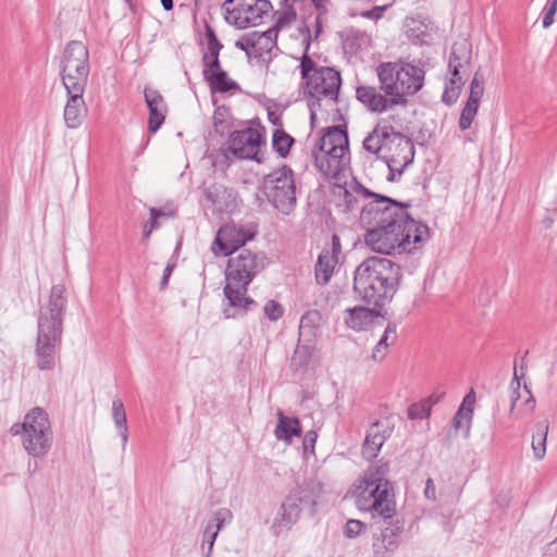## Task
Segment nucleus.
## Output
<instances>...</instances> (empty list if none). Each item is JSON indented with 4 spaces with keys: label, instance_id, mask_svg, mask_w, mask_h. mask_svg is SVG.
<instances>
[{
    "label": "nucleus",
    "instance_id": "nucleus-12",
    "mask_svg": "<svg viewBox=\"0 0 557 557\" xmlns=\"http://www.w3.org/2000/svg\"><path fill=\"white\" fill-rule=\"evenodd\" d=\"M265 145L264 129L247 127L231 133L227 146L230 152L237 159H248L262 162L259 157L261 147Z\"/></svg>",
    "mask_w": 557,
    "mask_h": 557
},
{
    "label": "nucleus",
    "instance_id": "nucleus-11",
    "mask_svg": "<svg viewBox=\"0 0 557 557\" xmlns=\"http://www.w3.org/2000/svg\"><path fill=\"white\" fill-rule=\"evenodd\" d=\"M67 306L66 289L64 285L57 284L51 287L48 300L40 306L38 329L63 333V319Z\"/></svg>",
    "mask_w": 557,
    "mask_h": 557
},
{
    "label": "nucleus",
    "instance_id": "nucleus-2",
    "mask_svg": "<svg viewBox=\"0 0 557 557\" xmlns=\"http://www.w3.org/2000/svg\"><path fill=\"white\" fill-rule=\"evenodd\" d=\"M355 488L357 508L370 512L372 519L381 518L386 523L380 534L373 535V556L391 557L398 548L404 531V521L396 517L394 490L362 481H357Z\"/></svg>",
    "mask_w": 557,
    "mask_h": 557
},
{
    "label": "nucleus",
    "instance_id": "nucleus-38",
    "mask_svg": "<svg viewBox=\"0 0 557 557\" xmlns=\"http://www.w3.org/2000/svg\"><path fill=\"white\" fill-rule=\"evenodd\" d=\"M294 141V138L283 128H276L273 132L272 147L281 158H286L289 154V150Z\"/></svg>",
    "mask_w": 557,
    "mask_h": 557
},
{
    "label": "nucleus",
    "instance_id": "nucleus-49",
    "mask_svg": "<svg viewBox=\"0 0 557 557\" xmlns=\"http://www.w3.org/2000/svg\"><path fill=\"white\" fill-rule=\"evenodd\" d=\"M226 189L221 185H211L205 189V197L212 205H220L221 196L225 194Z\"/></svg>",
    "mask_w": 557,
    "mask_h": 557
},
{
    "label": "nucleus",
    "instance_id": "nucleus-5",
    "mask_svg": "<svg viewBox=\"0 0 557 557\" xmlns=\"http://www.w3.org/2000/svg\"><path fill=\"white\" fill-rule=\"evenodd\" d=\"M310 44L307 42L306 52L300 59V74L304 79V95L308 99L310 119L313 122L317 115V109L321 107V101L326 99L335 102L342 85L339 72L333 67L319 66L309 55Z\"/></svg>",
    "mask_w": 557,
    "mask_h": 557
},
{
    "label": "nucleus",
    "instance_id": "nucleus-55",
    "mask_svg": "<svg viewBox=\"0 0 557 557\" xmlns=\"http://www.w3.org/2000/svg\"><path fill=\"white\" fill-rule=\"evenodd\" d=\"M175 211L174 210H163V209H157V208H150V215L152 218H172L174 216Z\"/></svg>",
    "mask_w": 557,
    "mask_h": 557
},
{
    "label": "nucleus",
    "instance_id": "nucleus-26",
    "mask_svg": "<svg viewBox=\"0 0 557 557\" xmlns=\"http://www.w3.org/2000/svg\"><path fill=\"white\" fill-rule=\"evenodd\" d=\"M206 37L208 47L202 55L203 77L223 70L219 59L223 45L216 38L215 33L211 27H207Z\"/></svg>",
    "mask_w": 557,
    "mask_h": 557
},
{
    "label": "nucleus",
    "instance_id": "nucleus-44",
    "mask_svg": "<svg viewBox=\"0 0 557 557\" xmlns=\"http://www.w3.org/2000/svg\"><path fill=\"white\" fill-rule=\"evenodd\" d=\"M408 418L410 420H420L428 418L431 412V405L428 403L412 404L408 407Z\"/></svg>",
    "mask_w": 557,
    "mask_h": 557
},
{
    "label": "nucleus",
    "instance_id": "nucleus-36",
    "mask_svg": "<svg viewBox=\"0 0 557 557\" xmlns=\"http://www.w3.org/2000/svg\"><path fill=\"white\" fill-rule=\"evenodd\" d=\"M112 418L115 426L120 431V435L123 442V447L125 448L128 442V428H127V418L124 408V404L120 398H115L112 401Z\"/></svg>",
    "mask_w": 557,
    "mask_h": 557
},
{
    "label": "nucleus",
    "instance_id": "nucleus-24",
    "mask_svg": "<svg viewBox=\"0 0 557 557\" xmlns=\"http://www.w3.org/2000/svg\"><path fill=\"white\" fill-rule=\"evenodd\" d=\"M295 499L296 494L289 492L280 506L272 524L275 534L283 529L289 530L299 520L301 510Z\"/></svg>",
    "mask_w": 557,
    "mask_h": 557
},
{
    "label": "nucleus",
    "instance_id": "nucleus-21",
    "mask_svg": "<svg viewBox=\"0 0 557 557\" xmlns=\"http://www.w3.org/2000/svg\"><path fill=\"white\" fill-rule=\"evenodd\" d=\"M386 314L385 308L376 306H355L345 310V324L348 329L356 332L366 330L373 323L375 318H384Z\"/></svg>",
    "mask_w": 557,
    "mask_h": 557
},
{
    "label": "nucleus",
    "instance_id": "nucleus-31",
    "mask_svg": "<svg viewBox=\"0 0 557 557\" xmlns=\"http://www.w3.org/2000/svg\"><path fill=\"white\" fill-rule=\"evenodd\" d=\"M338 258L331 255L330 250H323L319 255L314 269L315 281L318 284L326 285L330 282Z\"/></svg>",
    "mask_w": 557,
    "mask_h": 557
},
{
    "label": "nucleus",
    "instance_id": "nucleus-43",
    "mask_svg": "<svg viewBox=\"0 0 557 557\" xmlns=\"http://www.w3.org/2000/svg\"><path fill=\"white\" fill-rule=\"evenodd\" d=\"M472 413H473L472 407H466V405L460 406L453 419L454 428L455 429L462 428V425H463L462 423H463V421H466V428H467V431H469Z\"/></svg>",
    "mask_w": 557,
    "mask_h": 557
},
{
    "label": "nucleus",
    "instance_id": "nucleus-54",
    "mask_svg": "<svg viewBox=\"0 0 557 557\" xmlns=\"http://www.w3.org/2000/svg\"><path fill=\"white\" fill-rule=\"evenodd\" d=\"M424 496L430 500L436 499V488L431 478L425 482Z\"/></svg>",
    "mask_w": 557,
    "mask_h": 557
},
{
    "label": "nucleus",
    "instance_id": "nucleus-47",
    "mask_svg": "<svg viewBox=\"0 0 557 557\" xmlns=\"http://www.w3.org/2000/svg\"><path fill=\"white\" fill-rule=\"evenodd\" d=\"M557 12V0H547L543 9L542 24L544 28H548L554 23V16Z\"/></svg>",
    "mask_w": 557,
    "mask_h": 557
},
{
    "label": "nucleus",
    "instance_id": "nucleus-6",
    "mask_svg": "<svg viewBox=\"0 0 557 557\" xmlns=\"http://www.w3.org/2000/svg\"><path fill=\"white\" fill-rule=\"evenodd\" d=\"M381 90L399 107H407L409 98L424 85L425 71L409 62H383L376 66Z\"/></svg>",
    "mask_w": 557,
    "mask_h": 557
},
{
    "label": "nucleus",
    "instance_id": "nucleus-23",
    "mask_svg": "<svg viewBox=\"0 0 557 557\" xmlns=\"http://www.w3.org/2000/svg\"><path fill=\"white\" fill-rule=\"evenodd\" d=\"M144 95L149 110L148 129L153 134L164 123L168 106L163 96L157 89L146 87Z\"/></svg>",
    "mask_w": 557,
    "mask_h": 557
},
{
    "label": "nucleus",
    "instance_id": "nucleus-63",
    "mask_svg": "<svg viewBox=\"0 0 557 557\" xmlns=\"http://www.w3.org/2000/svg\"><path fill=\"white\" fill-rule=\"evenodd\" d=\"M322 32V22H321V17L320 16H317L315 18V27H314V33H315V37H318L320 35V33Z\"/></svg>",
    "mask_w": 557,
    "mask_h": 557
},
{
    "label": "nucleus",
    "instance_id": "nucleus-62",
    "mask_svg": "<svg viewBox=\"0 0 557 557\" xmlns=\"http://www.w3.org/2000/svg\"><path fill=\"white\" fill-rule=\"evenodd\" d=\"M429 35L425 34V32H421L420 34L414 35V38L420 44H426L428 42Z\"/></svg>",
    "mask_w": 557,
    "mask_h": 557
},
{
    "label": "nucleus",
    "instance_id": "nucleus-25",
    "mask_svg": "<svg viewBox=\"0 0 557 557\" xmlns=\"http://www.w3.org/2000/svg\"><path fill=\"white\" fill-rule=\"evenodd\" d=\"M67 100L64 107V122L69 128H77L82 125L87 115V106L83 98L84 94L66 92Z\"/></svg>",
    "mask_w": 557,
    "mask_h": 557
},
{
    "label": "nucleus",
    "instance_id": "nucleus-53",
    "mask_svg": "<svg viewBox=\"0 0 557 557\" xmlns=\"http://www.w3.org/2000/svg\"><path fill=\"white\" fill-rule=\"evenodd\" d=\"M174 268H175V263L174 262H169L166 264V267L164 268L163 275H162V278H161V282H160V288L161 289L166 288V286L169 284L170 276H171Z\"/></svg>",
    "mask_w": 557,
    "mask_h": 557
},
{
    "label": "nucleus",
    "instance_id": "nucleus-41",
    "mask_svg": "<svg viewBox=\"0 0 557 557\" xmlns=\"http://www.w3.org/2000/svg\"><path fill=\"white\" fill-rule=\"evenodd\" d=\"M484 75L481 73L480 70H478L470 84V94H469V101H474L480 103L481 98L484 94Z\"/></svg>",
    "mask_w": 557,
    "mask_h": 557
},
{
    "label": "nucleus",
    "instance_id": "nucleus-9",
    "mask_svg": "<svg viewBox=\"0 0 557 557\" xmlns=\"http://www.w3.org/2000/svg\"><path fill=\"white\" fill-rule=\"evenodd\" d=\"M271 8L268 0H225L222 4L226 22L238 28L260 24Z\"/></svg>",
    "mask_w": 557,
    "mask_h": 557
},
{
    "label": "nucleus",
    "instance_id": "nucleus-64",
    "mask_svg": "<svg viewBox=\"0 0 557 557\" xmlns=\"http://www.w3.org/2000/svg\"><path fill=\"white\" fill-rule=\"evenodd\" d=\"M161 3H162V7L164 8V10H166V11L172 10L174 7L173 0H161Z\"/></svg>",
    "mask_w": 557,
    "mask_h": 557
},
{
    "label": "nucleus",
    "instance_id": "nucleus-18",
    "mask_svg": "<svg viewBox=\"0 0 557 557\" xmlns=\"http://www.w3.org/2000/svg\"><path fill=\"white\" fill-rule=\"evenodd\" d=\"M521 384L515 372L513 379L510 383L511 388V406L510 416L515 419H522L533 413L535 409V398L524 383L522 392L520 391Z\"/></svg>",
    "mask_w": 557,
    "mask_h": 557
},
{
    "label": "nucleus",
    "instance_id": "nucleus-52",
    "mask_svg": "<svg viewBox=\"0 0 557 557\" xmlns=\"http://www.w3.org/2000/svg\"><path fill=\"white\" fill-rule=\"evenodd\" d=\"M318 434L315 431H309L304 436V448L305 450H314V446L317 443Z\"/></svg>",
    "mask_w": 557,
    "mask_h": 557
},
{
    "label": "nucleus",
    "instance_id": "nucleus-4",
    "mask_svg": "<svg viewBox=\"0 0 557 557\" xmlns=\"http://www.w3.org/2000/svg\"><path fill=\"white\" fill-rule=\"evenodd\" d=\"M265 256L249 249H242L228 259L225 270L223 293L226 306L223 309L226 319H234L246 314L256 301L247 296V289L253 277L263 270Z\"/></svg>",
    "mask_w": 557,
    "mask_h": 557
},
{
    "label": "nucleus",
    "instance_id": "nucleus-60",
    "mask_svg": "<svg viewBox=\"0 0 557 557\" xmlns=\"http://www.w3.org/2000/svg\"><path fill=\"white\" fill-rule=\"evenodd\" d=\"M473 404H474V392L471 389L470 393L465 397L461 406L466 405V407L473 408Z\"/></svg>",
    "mask_w": 557,
    "mask_h": 557
},
{
    "label": "nucleus",
    "instance_id": "nucleus-29",
    "mask_svg": "<svg viewBox=\"0 0 557 557\" xmlns=\"http://www.w3.org/2000/svg\"><path fill=\"white\" fill-rule=\"evenodd\" d=\"M276 417L277 423L274 430V435L277 441L290 444L293 442V437H300L301 428L298 418L286 417L281 410L277 411Z\"/></svg>",
    "mask_w": 557,
    "mask_h": 557
},
{
    "label": "nucleus",
    "instance_id": "nucleus-59",
    "mask_svg": "<svg viewBox=\"0 0 557 557\" xmlns=\"http://www.w3.org/2000/svg\"><path fill=\"white\" fill-rule=\"evenodd\" d=\"M221 116H222V112L215 111L213 119H214V126H215L216 132L223 134L224 129H220V126L223 125V120Z\"/></svg>",
    "mask_w": 557,
    "mask_h": 557
},
{
    "label": "nucleus",
    "instance_id": "nucleus-22",
    "mask_svg": "<svg viewBox=\"0 0 557 557\" xmlns=\"http://www.w3.org/2000/svg\"><path fill=\"white\" fill-rule=\"evenodd\" d=\"M393 429V425L389 423L374 422L367 432L362 446V456L366 459L375 458L385 441L391 436Z\"/></svg>",
    "mask_w": 557,
    "mask_h": 557
},
{
    "label": "nucleus",
    "instance_id": "nucleus-32",
    "mask_svg": "<svg viewBox=\"0 0 557 557\" xmlns=\"http://www.w3.org/2000/svg\"><path fill=\"white\" fill-rule=\"evenodd\" d=\"M388 471V463L380 461L370 466L358 481L375 485L380 484V486L386 487L387 490H394L392 483L387 479Z\"/></svg>",
    "mask_w": 557,
    "mask_h": 557
},
{
    "label": "nucleus",
    "instance_id": "nucleus-8",
    "mask_svg": "<svg viewBox=\"0 0 557 557\" xmlns=\"http://www.w3.org/2000/svg\"><path fill=\"white\" fill-rule=\"evenodd\" d=\"M294 172L282 165L267 174L260 186L261 193L278 211L289 213L296 203Z\"/></svg>",
    "mask_w": 557,
    "mask_h": 557
},
{
    "label": "nucleus",
    "instance_id": "nucleus-35",
    "mask_svg": "<svg viewBox=\"0 0 557 557\" xmlns=\"http://www.w3.org/2000/svg\"><path fill=\"white\" fill-rule=\"evenodd\" d=\"M343 48L349 52H357L369 40L367 34L357 28H345L341 32Z\"/></svg>",
    "mask_w": 557,
    "mask_h": 557
},
{
    "label": "nucleus",
    "instance_id": "nucleus-33",
    "mask_svg": "<svg viewBox=\"0 0 557 557\" xmlns=\"http://www.w3.org/2000/svg\"><path fill=\"white\" fill-rule=\"evenodd\" d=\"M397 342V324L391 322L384 330L382 337L379 339L372 350V359L374 361H382L387 355L389 346Z\"/></svg>",
    "mask_w": 557,
    "mask_h": 557
},
{
    "label": "nucleus",
    "instance_id": "nucleus-20",
    "mask_svg": "<svg viewBox=\"0 0 557 557\" xmlns=\"http://www.w3.org/2000/svg\"><path fill=\"white\" fill-rule=\"evenodd\" d=\"M292 494H296V502L300 510L308 509L311 516L317 512V506L323 493L322 483L315 478H309L301 484L290 490Z\"/></svg>",
    "mask_w": 557,
    "mask_h": 557
},
{
    "label": "nucleus",
    "instance_id": "nucleus-46",
    "mask_svg": "<svg viewBox=\"0 0 557 557\" xmlns=\"http://www.w3.org/2000/svg\"><path fill=\"white\" fill-rule=\"evenodd\" d=\"M367 529V524L357 519H349L344 528V534L348 539H356Z\"/></svg>",
    "mask_w": 557,
    "mask_h": 557
},
{
    "label": "nucleus",
    "instance_id": "nucleus-57",
    "mask_svg": "<svg viewBox=\"0 0 557 557\" xmlns=\"http://www.w3.org/2000/svg\"><path fill=\"white\" fill-rule=\"evenodd\" d=\"M444 395H445L444 392L433 393L423 403H428L432 407L433 405L437 404L444 397Z\"/></svg>",
    "mask_w": 557,
    "mask_h": 557
},
{
    "label": "nucleus",
    "instance_id": "nucleus-45",
    "mask_svg": "<svg viewBox=\"0 0 557 557\" xmlns=\"http://www.w3.org/2000/svg\"><path fill=\"white\" fill-rule=\"evenodd\" d=\"M322 322V315L318 310H309L300 318V329H315Z\"/></svg>",
    "mask_w": 557,
    "mask_h": 557
},
{
    "label": "nucleus",
    "instance_id": "nucleus-3",
    "mask_svg": "<svg viewBox=\"0 0 557 557\" xmlns=\"http://www.w3.org/2000/svg\"><path fill=\"white\" fill-rule=\"evenodd\" d=\"M403 276L398 263L387 258L369 257L354 272L352 290L368 306L385 308L397 294Z\"/></svg>",
    "mask_w": 557,
    "mask_h": 557
},
{
    "label": "nucleus",
    "instance_id": "nucleus-51",
    "mask_svg": "<svg viewBox=\"0 0 557 557\" xmlns=\"http://www.w3.org/2000/svg\"><path fill=\"white\" fill-rule=\"evenodd\" d=\"M216 536H218L216 530H212V527H206V529L203 531V540H202L203 544L205 543L208 544V553H207L206 557H209V555L213 548L214 542L216 540Z\"/></svg>",
    "mask_w": 557,
    "mask_h": 557
},
{
    "label": "nucleus",
    "instance_id": "nucleus-42",
    "mask_svg": "<svg viewBox=\"0 0 557 557\" xmlns=\"http://www.w3.org/2000/svg\"><path fill=\"white\" fill-rule=\"evenodd\" d=\"M233 519V513L227 508H220L214 513L213 517L208 521L207 527H212V530H216L219 534L220 530L224 527L225 523H230Z\"/></svg>",
    "mask_w": 557,
    "mask_h": 557
},
{
    "label": "nucleus",
    "instance_id": "nucleus-61",
    "mask_svg": "<svg viewBox=\"0 0 557 557\" xmlns=\"http://www.w3.org/2000/svg\"><path fill=\"white\" fill-rule=\"evenodd\" d=\"M145 224H148V227L152 231L160 227V223L158 222V219L152 218V215H150V219Z\"/></svg>",
    "mask_w": 557,
    "mask_h": 557
},
{
    "label": "nucleus",
    "instance_id": "nucleus-7",
    "mask_svg": "<svg viewBox=\"0 0 557 557\" xmlns=\"http://www.w3.org/2000/svg\"><path fill=\"white\" fill-rule=\"evenodd\" d=\"M10 433L22 436L23 448L34 458L47 456L53 443L50 419L41 407L30 409L22 423H14L10 428Z\"/></svg>",
    "mask_w": 557,
    "mask_h": 557
},
{
    "label": "nucleus",
    "instance_id": "nucleus-1",
    "mask_svg": "<svg viewBox=\"0 0 557 557\" xmlns=\"http://www.w3.org/2000/svg\"><path fill=\"white\" fill-rule=\"evenodd\" d=\"M360 209V223L367 227L366 244L383 255L412 253L430 239L429 226L412 219L409 205L377 196Z\"/></svg>",
    "mask_w": 557,
    "mask_h": 557
},
{
    "label": "nucleus",
    "instance_id": "nucleus-19",
    "mask_svg": "<svg viewBox=\"0 0 557 557\" xmlns=\"http://www.w3.org/2000/svg\"><path fill=\"white\" fill-rule=\"evenodd\" d=\"M334 194L338 198L337 207L343 212H351L357 211L360 209L359 206V197H366V198H372V200H379L377 196H381L380 194L373 193L362 186L359 182L356 180L352 181L348 187L346 186H337Z\"/></svg>",
    "mask_w": 557,
    "mask_h": 557
},
{
    "label": "nucleus",
    "instance_id": "nucleus-37",
    "mask_svg": "<svg viewBox=\"0 0 557 557\" xmlns=\"http://www.w3.org/2000/svg\"><path fill=\"white\" fill-rule=\"evenodd\" d=\"M389 137L387 128L375 127L363 140V148L373 154H377L384 141Z\"/></svg>",
    "mask_w": 557,
    "mask_h": 557
},
{
    "label": "nucleus",
    "instance_id": "nucleus-30",
    "mask_svg": "<svg viewBox=\"0 0 557 557\" xmlns=\"http://www.w3.org/2000/svg\"><path fill=\"white\" fill-rule=\"evenodd\" d=\"M89 72V70L61 66V78L66 92L84 94L87 86Z\"/></svg>",
    "mask_w": 557,
    "mask_h": 557
},
{
    "label": "nucleus",
    "instance_id": "nucleus-34",
    "mask_svg": "<svg viewBox=\"0 0 557 557\" xmlns=\"http://www.w3.org/2000/svg\"><path fill=\"white\" fill-rule=\"evenodd\" d=\"M205 81L208 83L211 92L225 94L239 89L238 84L235 81L228 78V75L224 70L208 75L205 77Z\"/></svg>",
    "mask_w": 557,
    "mask_h": 557
},
{
    "label": "nucleus",
    "instance_id": "nucleus-14",
    "mask_svg": "<svg viewBox=\"0 0 557 557\" xmlns=\"http://www.w3.org/2000/svg\"><path fill=\"white\" fill-rule=\"evenodd\" d=\"M62 342V333L47 332L38 329L36 338V366L41 371H49L55 367L57 350Z\"/></svg>",
    "mask_w": 557,
    "mask_h": 557
},
{
    "label": "nucleus",
    "instance_id": "nucleus-48",
    "mask_svg": "<svg viewBox=\"0 0 557 557\" xmlns=\"http://www.w3.org/2000/svg\"><path fill=\"white\" fill-rule=\"evenodd\" d=\"M264 314L271 321H277L283 315V307L275 300H269L263 308Z\"/></svg>",
    "mask_w": 557,
    "mask_h": 557
},
{
    "label": "nucleus",
    "instance_id": "nucleus-17",
    "mask_svg": "<svg viewBox=\"0 0 557 557\" xmlns=\"http://www.w3.org/2000/svg\"><path fill=\"white\" fill-rule=\"evenodd\" d=\"M356 97L370 112L373 113H383L395 107H399L392 96H388L381 90V85L379 88L374 86H359L356 89Z\"/></svg>",
    "mask_w": 557,
    "mask_h": 557
},
{
    "label": "nucleus",
    "instance_id": "nucleus-40",
    "mask_svg": "<svg viewBox=\"0 0 557 557\" xmlns=\"http://www.w3.org/2000/svg\"><path fill=\"white\" fill-rule=\"evenodd\" d=\"M478 102L467 100L459 119V128L466 131L470 128L479 110Z\"/></svg>",
    "mask_w": 557,
    "mask_h": 557
},
{
    "label": "nucleus",
    "instance_id": "nucleus-13",
    "mask_svg": "<svg viewBox=\"0 0 557 557\" xmlns=\"http://www.w3.org/2000/svg\"><path fill=\"white\" fill-rule=\"evenodd\" d=\"M280 21L277 24L262 33L251 32L245 34L235 42L236 48L245 51L248 58H255L262 61L271 60V52L276 48Z\"/></svg>",
    "mask_w": 557,
    "mask_h": 557
},
{
    "label": "nucleus",
    "instance_id": "nucleus-27",
    "mask_svg": "<svg viewBox=\"0 0 557 557\" xmlns=\"http://www.w3.org/2000/svg\"><path fill=\"white\" fill-rule=\"evenodd\" d=\"M61 66L90 71L87 47L82 41H70L64 49Z\"/></svg>",
    "mask_w": 557,
    "mask_h": 557
},
{
    "label": "nucleus",
    "instance_id": "nucleus-58",
    "mask_svg": "<svg viewBox=\"0 0 557 557\" xmlns=\"http://www.w3.org/2000/svg\"><path fill=\"white\" fill-rule=\"evenodd\" d=\"M269 121L276 126L277 128H283L282 120L278 115H276L274 112H269L268 114Z\"/></svg>",
    "mask_w": 557,
    "mask_h": 557
},
{
    "label": "nucleus",
    "instance_id": "nucleus-16",
    "mask_svg": "<svg viewBox=\"0 0 557 557\" xmlns=\"http://www.w3.org/2000/svg\"><path fill=\"white\" fill-rule=\"evenodd\" d=\"M312 152H321L326 156L350 157L349 140L345 126L329 127L314 145Z\"/></svg>",
    "mask_w": 557,
    "mask_h": 557
},
{
    "label": "nucleus",
    "instance_id": "nucleus-56",
    "mask_svg": "<svg viewBox=\"0 0 557 557\" xmlns=\"http://www.w3.org/2000/svg\"><path fill=\"white\" fill-rule=\"evenodd\" d=\"M341 249H342V246H341V240H339L338 236L337 235H333V237H332V251H330L331 255H334L337 258L338 255L341 253Z\"/></svg>",
    "mask_w": 557,
    "mask_h": 557
},
{
    "label": "nucleus",
    "instance_id": "nucleus-39",
    "mask_svg": "<svg viewBox=\"0 0 557 557\" xmlns=\"http://www.w3.org/2000/svg\"><path fill=\"white\" fill-rule=\"evenodd\" d=\"M547 433L548 422L545 421L543 425H539L536 434L533 435L532 449L537 460H542L545 457Z\"/></svg>",
    "mask_w": 557,
    "mask_h": 557
},
{
    "label": "nucleus",
    "instance_id": "nucleus-50",
    "mask_svg": "<svg viewBox=\"0 0 557 557\" xmlns=\"http://www.w3.org/2000/svg\"><path fill=\"white\" fill-rule=\"evenodd\" d=\"M391 7V4L376 5L371 10L362 11L360 15L370 20H379L383 16L384 12Z\"/></svg>",
    "mask_w": 557,
    "mask_h": 557
},
{
    "label": "nucleus",
    "instance_id": "nucleus-28",
    "mask_svg": "<svg viewBox=\"0 0 557 557\" xmlns=\"http://www.w3.org/2000/svg\"><path fill=\"white\" fill-rule=\"evenodd\" d=\"M314 165L325 177H336L344 172L349 163L350 157L326 156L321 152H312Z\"/></svg>",
    "mask_w": 557,
    "mask_h": 557
},
{
    "label": "nucleus",
    "instance_id": "nucleus-15",
    "mask_svg": "<svg viewBox=\"0 0 557 557\" xmlns=\"http://www.w3.org/2000/svg\"><path fill=\"white\" fill-rule=\"evenodd\" d=\"M255 233L235 224H225L220 227L213 243V250L218 247L224 256H231L251 240Z\"/></svg>",
    "mask_w": 557,
    "mask_h": 557
},
{
    "label": "nucleus",
    "instance_id": "nucleus-10",
    "mask_svg": "<svg viewBox=\"0 0 557 557\" xmlns=\"http://www.w3.org/2000/svg\"><path fill=\"white\" fill-rule=\"evenodd\" d=\"M471 51L463 46L455 44L448 61V73L450 77L445 83V89L442 95V101L447 106H453L465 85L463 76L470 69Z\"/></svg>",
    "mask_w": 557,
    "mask_h": 557
}]
</instances>
